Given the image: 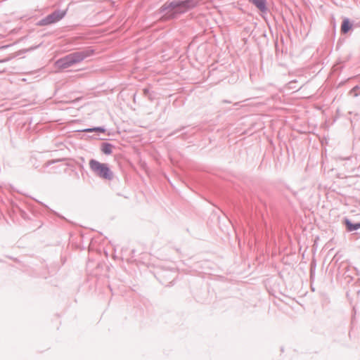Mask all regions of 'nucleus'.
I'll return each mask as SVG.
<instances>
[{"label": "nucleus", "instance_id": "obj_1", "mask_svg": "<svg viewBox=\"0 0 360 360\" xmlns=\"http://www.w3.org/2000/svg\"><path fill=\"white\" fill-rule=\"evenodd\" d=\"M200 0L177 1L165 5L164 10H167L169 18H174L176 15L184 13L198 6Z\"/></svg>", "mask_w": 360, "mask_h": 360}, {"label": "nucleus", "instance_id": "obj_2", "mask_svg": "<svg viewBox=\"0 0 360 360\" xmlns=\"http://www.w3.org/2000/svg\"><path fill=\"white\" fill-rule=\"evenodd\" d=\"M91 169L99 177L110 180L113 174L106 164L101 163L97 160H91L89 162Z\"/></svg>", "mask_w": 360, "mask_h": 360}, {"label": "nucleus", "instance_id": "obj_3", "mask_svg": "<svg viewBox=\"0 0 360 360\" xmlns=\"http://www.w3.org/2000/svg\"><path fill=\"white\" fill-rule=\"evenodd\" d=\"M94 51L92 49H88L80 52H76L64 58L65 65L70 66L74 63L81 62L84 58L94 55Z\"/></svg>", "mask_w": 360, "mask_h": 360}, {"label": "nucleus", "instance_id": "obj_4", "mask_svg": "<svg viewBox=\"0 0 360 360\" xmlns=\"http://www.w3.org/2000/svg\"><path fill=\"white\" fill-rule=\"evenodd\" d=\"M65 11H55L39 21V25H48L59 21L65 16Z\"/></svg>", "mask_w": 360, "mask_h": 360}, {"label": "nucleus", "instance_id": "obj_5", "mask_svg": "<svg viewBox=\"0 0 360 360\" xmlns=\"http://www.w3.org/2000/svg\"><path fill=\"white\" fill-rule=\"evenodd\" d=\"M255 6L261 11H266V1L265 0H250Z\"/></svg>", "mask_w": 360, "mask_h": 360}, {"label": "nucleus", "instance_id": "obj_6", "mask_svg": "<svg viewBox=\"0 0 360 360\" xmlns=\"http://www.w3.org/2000/svg\"><path fill=\"white\" fill-rule=\"evenodd\" d=\"M113 146L109 143H103L101 146V151L105 155H110L112 152Z\"/></svg>", "mask_w": 360, "mask_h": 360}, {"label": "nucleus", "instance_id": "obj_7", "mask_svg": "<svg viewBox=\"0 0 360 360\" xmlns=\"http://www.w3.org/2000/svg\"><path fill=\"white\" fill-rule=\"evenodd\" d=\"M345 224L346 225L347 229L349 231H352L360 229V223L352 224L349 219H345Z\"/></svg>", "mask_w": 360, "mask_h": 360}, {"label": "nucleus", "instance_id": "obj_8", "mask_svg": "<svg viewBox=\"0 0 360 360\" xmlns=\"http://www.w3.org/2000/svg\"><path fill=\"white\" fill-rule=\"evenodd\" d=\"M352 28V25L348 19H345L341 25V32L347 33Z\"/></svg>", "mask_w": 360, "mask_h": 360}, {"label": "nucleus", "instance_id": "obj_9", "mask_svg": "<svg viewBox=\"0 0 360 360\" xmlns=\"http://www.w3.org/2000/svg\"><path fill=\"white\" fill-rule=\"evenodd\" d=\"M84 131L91 132V131H100V132H104L105 130L103 128L101 127H96L93 129H87L84 130Z\"/></svg>", "mask_w": 360, "mask_h": 360}, {"label": "nucleus", "instance_id": "obj_10", "mask_svg": "<svg viewBox=\"0 0 360 360\" xmlns=\"http://www.w3.org/2000/svg\"><path fill=\"white\" fill-rule=\"evenodd\" d=\"M359 89V87L357 86H354L351 91H349V94L353 96H356L358 95L357 91Z\"/></svg>", "mask_w": 360, "mask_h": 360}]
</instances>
